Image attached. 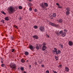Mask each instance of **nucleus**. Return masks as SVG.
I'll return each instance as SVG.
<instances>
[{"label": "nucleus", "instance_id": "nucleus-14", "mask_svg": "<svg viewBox=\"0 0 73 73\" xmlns=\"http://www.w3.org/2000/svg\"><path fill=\"white\" fill-rule=\"evenodd\" d=\"M58 23H62V20L61 19H60L59 20H58Z\"/></svg>", "mask_w": 73, "mask_h": 73}, {"label": "nucleus", "instance_id": "nucleus-42", "mask_svg": "<svg viewBox=\"0 0 73 73\" xmlns=\"http://www.w3.org/2000/svg\"><path fill=\"white\" fill-rule=\"evenodd\" d=\"M22 18L21 17H20L19 18V20H22Z\"/></svg>", "mask_w": 73, "mask_h": 73}, {"label": "nucleus", "instance_id": "nucleus-41", "mask_svg": "<svg viewBox=\"0 0 73 73\" xmlns=\"http://www.w3.org/2000/svg\"><path fill=\"white\" fill-rule=\"evenodd\" d=\"M41 66V67H42V68H44V65L43 64H42Z\"/></svg>", "mask_w": 73, "mask_h": 73}, {"label": "nucleus", "instance_id": "nucleus-46", "mask_svg": "<svg viewBox=\"0 0 73 73\" xmlns=\"http://www.w3.org/2000/svg\"><path fill=\"white\" fill-rule=\"evenodd\" d=\"M66 29H64V32H66Z\"/></svg>", "mask_w": 73, "mask_h": 73}, {"label": "nucleus", "instance_id": "nucleus-47", "mask_svg": "<svg viewBox=\"0 0 73 73\" xmlns=\"http://www.w3.org/2000/svg\"><path fill=\"white\" fill-rule=\"evenodd\" d=\"M35 65H37V63H36V62H35Z\"/></svg>", "mask_w": 73, "mask_h": 73}, {"label": "nucleus", "instance_id": "nucleus-19", "mask_svg": "<svg viewBox=\"0 0 73 73\" xmlns=\"http://www.w3.org/2000/svg\"><path fill=\"white\" fill-rule=\"evenodd\" d=\"M27 5L29 6V7H32V6L33 5L32 4L30 3H28Z\"/></svg>", "mask_w": 73, "mask_h": 73}, {"label": "nucleus", "instance_id": "nucleus-27", "mask_svg": "<svg viewBox=\"0 0 73 73\" xmlns=\"http://www.w3.org/2000/svg\"><path fill=\"white\" fill-rule=\"evenodd\" d=\"M57 52H58V54H60V53H61V52L60 50H58Z\"/></svg>", "mask_w": 73, "mask_h": 73}, {"label": "nucleus", "instance_id": "nucleus-9", "mask_svg": "<svg viewBox=\"0 0 73 73\" xmlns=\"http://www.w3.org/2000/svg\"><path fill=\"white\" fill-rule=\"evenodd\" d=\"M42 50L43 51H44L46 49V47L45 46H42Z\"/></svg>", "mask_w": 73, "mask_h": 73}, {"label": "nucleus", "instance_id": "nucleus-34", "mask_svg": "<svg viewBox=\"0 0 73 73\" xmlns=\"http://www.w3.org/2000/svg\"><path fill=\"white\" fill-rule=\"evenodd\" d=\"M21 70H24V68L23 67H21Z\"/></svg>", "mask_w": 73, "mask_h": 73}, {"label": "nucleus", "instance_id": "nucleus-10", "mask_svg": "<svg viewBox=\"0 0 73 73\" xmlns=\"http://www.w3.org/2000/svg\"><path fill=\"white\" fill-rule=\"evenodd\" d=\"M66 33H65V32H63L61 34V36H62V37H65V36H66Z\"/></svg>", "mask_w": 73, "mask_h": 73}, {"label": "nucleus", "instance_id": "nucleus-28", "mask_svg": "<svg viewBox=\"0 0 73 73\" xmlns=\"http://www.w3.org/2000/svg\"><path fill=\"white\" fill-rule=\"evenodd\" d=\"M1 22L2 23H3V24H4L5 23V22H4V20L3 19L1 21Z\"/></svg>", "mask_w": 73, "mask_h": 73}, {"label": "nucleus", "instance_id": "nucleus-26", "mask_svg": "<svg viewBox=\"0 0 73 73\" xmlns=\"http://www.w3.org/2000/svg\"><path fill=\"white\" fill-rule=\"evenodd\" d=\"M34 28L35 29H37L38 28V27L36 25H35L34 26Z\"/></svg>", "mask_w": 73, "mask_h": 73}, {"label": "nucleus", "instance_id": "nucleus-3", "mask_svg": "<svg viewBox=\"0 0 73 73\" xmlns=\"http://www.w3.org/2000/svg\"><path fill=\"white\" fill-rule=\"evenodd\" d=\"M66 15H67L68 16L69 14H70V9H69V7H67L66 9Z\"/></svg>", "mask_w": 73, "mask_h": 73}, {"label": "nucleus", "instance_id": "nucleus-8", "mask_svg": "<svg viewBox=\"0 0 73 73\" xmlns=\"http://www.w3.org/2000/svg\"><path fill=\"white\" fill-rule=\"evenodd\" d=\"M68 44L70 46H72L73 45V42L71 41L68 42Z\"/></svg>", "mask_w": 73, "mask_h": 73}, {"label": "nucleus", "instance_id": "nucleus-36", "mask_svg": "<svg viewBox=\"0 0 73 73\" xmlns=\"http://www.w3.org/2000/svg\"><path fill=\"white\" fill-rule=\"evenodd\" d=\"M4 65L5 64H1V66H2V67H4Z\"/></svg>", "mask_w": 73, "mask_h": 73}, {"label": "nucleus", "instance_id": "nucleus-24", "mask_svg": "<svg viewBox=\"0 0 73 73\" xmlns=\"http://www.w3.org/2000/svg\"><path fill=\"white\" fill-rule=\"evenodd\" d=\"M56 34L57 35V36H60V34L58 32H56Z\"/></svg>", "mask_w": 73, "mask_h": 73}, {"label": "nucleus", "instance_id": "nucleus-51", "mask_svg": "<svg viewBox=\"0 0 73 73\" xmlns=\"http://www.w3.org/2000/svg\"><path fill=\"white\" fill-rule=\"evenodd\" d=\"M1 62H2V63H3V61H1Z\"/></svg>", "mask_w": 73, "mask_h": 73}, {"label": "nucleus", "instance_id": "nucleus-15", "mask_svg": "<svg viewBox=\"0 0 73 73\" xmlns=\"http://www.w3.org/2000/svg\"><path fill=\"white\" fill-rule=\"evenodd\" d=\"M24 54L25 56H28L29 54V52L27 51H26L25 52Z\"/></svg>", "mask_w": 73, "mask_h": 73}, {"label": "nucleus", "instance_id": "nucleus-44", "mask_svg": "<svg viewBox=\"0 0 73 73\" xmlns=\"http://www.w3.org/2000/svg\"><path fill=\"white\" fill-rule=\"evenodd\" d=\"M56 5H58V6H59V4H58V3H56Z\"/></svg>", "mask_w": 73, "mask_h": 73}, {"label": "nucleus", "instance_id": "nucleus-45", "mask_svg": "<svg viewBox=\"0 0 73 73\" xmlns=\"http://www.w3.org/2000/svg\"><path fill=\"white\" fill-rule=\"evenodd\" d=\"M60 67H62V64H60L59 65Z\"/></svg>", "mask_w": 73, "mask_h": 73}, {"label": "nucleus", "instance_id": "nucleus-50", "mask_svg": "<svg viewBox=\"0 0 73 73\" xmlns=\"http://www.w3.org/2000/svg\"><path fill=\"white\" fill-rule=\"evenodd\" d=\"M39 46H40V47H41V45L40 46V45H39Z\"/></svg>", "mask_w": 73, "mask_h": 73}, {"label": "nucleus", "instance_id": "nucleus-33", "mask_svg": "<svg viewBox=\"0 0 73 73\" xmlns=\"http://www.w3.org/2000/svg\"><path fill=\"white\" fill-rule=\"evenodd\" d=\"M36 49H37V50H39V47L38 46H37L36 47Z\"/></svg>", "mask_w": 73, "mask_h": 73}, {"label": "nucleus", "instance_id": "nucleus-39", "mask_svg": "<svg viewBox=\"0 0 73 73\" xmlns=\"http://www.w3.org/2000/svg\"><path fill=\"white\" fill-rule=\"evenodd\" d=\"M58 8H60V9H61L62 8V7L61 6H58Z\"/></svg>", "mask_w": 73, "mask_h": 73}, {"label": "nucleus", "instance_id": "nucleus-2", "mask_svg": "<svg viewBox=\"0 0 73 73\" xmlns=\"http://www.w3.org/2000/svg\"><path fill=\"white\" fill-rule=\"evenodd\" d=\"M49 24L51 26L53 27H58L59 26V25L58 24H56L54 23H52V22H49Z\"/></svg>", "mask_w": 73, "mask_h": 73}, {"label": "nucleus", "instance_id": "nucleus-6", "mask_svg": "<svg viewBox=\"0 0 73 73\" xmlns=\"http://www.w3.org/2000/svg\"><path fill=\"white\" fill-rule=\"evenodd\" d=\"M44 4V3H40V7H41L42 8H45V6Z\"/></svg>", "mask_w": 73, "mask_h": 73}, {"label": "nucleus", "instance_id": "nucleus-43", "mask_svg": "<svg viewBox=\"0 0 73 73\" xmlns=\"http://www.w3.org/2000/svg\"><path fill=\"white\" fill-rule=\"evenodd\" d=\"M11 38L12 40H14V38H13V37H11Z\"/></svg>", "mask_w": 73, "mask_h": 73}, {"label": "nucleus", "instance_id": "nucleus-35", "mask_svg": "<svg viewBox=\"0 0 73 73\" xmlns=\"http://www.w3.org/2000/svg\"><path fill=\"white\" fill-rule=\"evenodd\" d=\"M46 36L47 37L49 38V36L48 35V34H46Z\"/></svg>", "mask_w": 73, "mask_h": 73}, {"label": "nucleus", "instance_id": "nucleus-18", "mask_svg": "<svg viewBox=\"0 0 73 73\" xmlns=\"http://www.w3.org/2000/svg\"><path fill=\"white\" fill-rule=\"evenodd\" d=\"M21 62L22 63H24L25 62V60L23 59H22L21 60Z\"/></svg>", "mask_w": 73, "mask_h": 73}, {"label": "nucleus", "instance_id": "nucleus-49", "mask_svg": "<svg viewBox=\"0 0 73 73\" xmlns=\"http://www.w3.org/2000/svg\"><path fill=\"white\" fill-rule=\"evenodd\" d=\"M29 67H30V68H31V65H30L29 66Z\"/></svg>", "mask_w": 73, "mask_h": 73}, {"label": "nucleus", "instance_id": "nucleus-7", "mask_svg": "<svg viewBox=\"0 0 73 73\" xmlns=\"http://www.w3.org/2000/svg\"><path fill=\"white\" fill-rule=\"evenodd\" d=\"M33 37L36 40H37V39H38V36L36 35H35L33 36Z\"/></svg>", "mask_w": 73, "mask_h": 73}, {"label": "nucleus", "instance_id": "nucleus-13", "mask_svg": "<svg viewBox=\"0 0 73 73\" xmlns=\"http://www.w3.org/2000/svg\"><path fill=\"white\" fill-rule=\"evenodd\" d=\"M30 49H31V50H33L34 49H35V48L32 46V45H30Z\"/></svg>", "mask_w": 73, "mask_h": 73}, {"label": "nucleus", "instance_id": "nucleus-48", "mask_svg": "<svg viewBox=\"0 0 73 73\" xmlns=\"http://www.w3.org/2000/svg\"><path fill=\"white\" fill-rule=\"evenodd\" d=\"M28 1H32V0H28Z\"/></svg>", "mask_w": 73, "mask_h": 73}, {"label": "nucleus", "instance_id": "nucleus-20", "mask_svg": "<svg viewBox=\"0 0 73 73\" xmlns=\"http://www.w3.org/2000/svg\"><path fill=\"white\" fill-rule=\"evenodd\" d=\"M59 46L60 47V48L62 49H63V47H64V45L61 44H59Z\"/></svg>", "mask_w": 73, "mask_h": 73}, {"label": "nucleus", "instance_id": "nucleus-38", "mask_svg": "<svg viewBox=\"0 0 73 73\" xmlns=\"http://www.w3.org/2000/svg\"><path fill=\"white\" fill-rule=\"evenodd\" d=\"M14 51H15V49H12L11 50L12 52H13Z\"/></svg>", "mask_w": 73, "mask_h": 73}, {"label": "nucleus", "instance_id": "nucleus-30", "mask_svg": "<svg viewBox=\"0 0 73 73\" xmlns=\"http://www.w3.org/2000/svg\"><path fill=\"white\" fill-rule=\"evenodd\" d=\"M29 11H32V8L31 7L29 8Z\"/></svg>", "mask_w": 73, "mask_h": 73}, {"label": "nucleus", "instance_id": "nucleus-16", "mask_svg": "<svg viewBox=\"0 0 73 73\" xmlns=\"http://www.w3.org/2000/svg\"><path fill=\"white\" fill-rule=\"evenodd\" d=\"M5 20H6V21H8L9 20V17H5Z\"/></svg>", "mask_w": 73, "mask_h": 73}, {"label": "nucleus", "instance_id": "nucleus-17", "mask_svg": "<svg viewBox=\"0 0 73 73\" xmlns=\"http://www.w3.org/2000/svg\"><path fill=\"white\" fill-rule=\"evenodd\" d=\"M44 6H45V7H48V4L46 3H44Z\"/></svg>", "mask_w": 73, "mask_h": 73}, {"label": "nucleus", "instance_id": "nucleus-1", "mask_svg": "<svg viewBox=\"0 0 73 73\" xmlns=\"http://www.w3.org/2000/svg\"><path fill=\"white\" fill-rule=\"evenodd\" d=\"M8 9L9 10V13H10V14H12V13L13 12V11H15V8H13V6H11L8 8Z\"/></svg>", "mask_w": 73, "mask_h": 73}, {"label": "nucleus", "instance_id": "nucleus-5", "mask_svg": "<svg viewBox=\"0 0 73 73\" xmlns=\"http://www.w3.org/2000/svg\"><path fill=\"white\" fill-rule=\"evenodd\" d=\"M39 30H40L41 32H43L45 31V28L43 27L40 26L39 28Z\"/></svg>", "mask_w": 73, "mask_h": 73}, {"label": "nucleus", "instance_id": "nucleus-29", "mask_svg": "<svg viewBox=\"0 0 73 73\" xmlns=\"http://www.w3.org/2000/svg\"><path fill=\"white\" fill-rule=\"evenodd\" d=\"M62 33H63V31H61L59 32V33L60 34H61V35Z\"/></svg>", "mask_w": 73, "mask_h": 73}, {"label": "nucleus", "instance_id": "nucleus-52", "mask_svg": "<svg viewBox=\"0 0 73 73\" xmlns=\"http://www.w3.org/2000/svg\"><path fill=\"white\" fill-rule=\"evenodd\" d=\"M28 60H27V62H28Z\"/></svg>", "mask_w": 73, "mask_h": 73}, {"label": "nucleus", "instance_id": "nucleus-22", "mask_svg": "<svg viewBox=\"0 0 73 73\" xmlns=\"http://www.w3.org/2000/svg\"><path fill=\"white\" fill-rule=\"evenodd\" d=\"M52 16L54 17H56V13H54L53 14V15H52Z\"/></svg>", "mask_w": 73, "mask_h": 73}, {"label": "nucleus", "instance_id": "nucleus-37", "mask_svg": "<svg viewBox=\"0 0 73 73\" xmlns=\"http://www.w3.org/2000/svg\"><path fill=\"white\" fill-rule=\"evenodd\" d=\"M53 73H57V72H56V71H54V70H53Z\"/></svg>", "mask_w": 73, "mask_h": 73}, {"label": "nucleus", "instance_id": "nucleus-21", "mask_svg": "<svg viewBox=\"0 0 73 73\" xmlns=\"http://www.w3.org/2000/svg\"><path fill=\"white\" fill-rule=\"evenodd\" d=\"M55 59H56V61H57L58 60V58L56 56H55Z\"/></svg>", "mask_w": 73, "mask_h": 73}, {"label": "nucleus", "instance_id": "nucleus-11", "mask_svg": "<svg viewBox=\"0 0 73 73\" xmlns=\"http://www.w3.org/2000/svg\"><path fill=\"white\" fill-rule=\"evenodd\" d=\"M54 52H55L56 54L57 55L58 54V53H57V48H54Z\"/></svg>", "mask_w": 73, "mask_h": 73}, {"label": "nucleus", "instance_id": "nucleus-40", "mask_svg": "<svg viewBox=\"0 0 73 73\" xmlns=\"http://www.w3.org/2000/svg\"><path fill=\"white\" fill-rule=\"evenodd\" d=\"M46 73H49V71H48V70H47L46 71Z\"/></svg>", "mask_w": 73, "mask_h": 73}, {"label": "nucleus", "instance_id": "nucleus-32", "mask_svg": "<svg viewBox=\"0 0 73 73\" xmlns=\"http://www.w3.org/2000/svg\"><path fill=\"white\" fill-rule=\"evenodd\" d=\"M34 11L35 12H37V10L36 9H34Z\"/></svg>", "mask_w": 73, "mask_h": 73}, {"label": "nucleus", "instance_id": "nucleus-31", "mask_svg": "<svg viewBox=\"0 0 73 73\" xmlns=\"http://www.w3.org/2000/svg\"><path fill=\"white\" fill-rule=\"evenodd\" d=\"M2 13H3V14L4 15H6V14L4 12V11H1Z\"/></svg>", "mask_w": 73, "mask_h": 73}, {"label": "nucleus", "instance_id": "nucleus-4", "mask_svg": "<svg viewBox=\"0 0 73 73\" xmlns=\"http://www.w3.org/2000/svg\"><path fill=\"white\" fill-rule=\"evenodd\" d=\"M10 66L12 69H15L16 65V64H14L13 63H12L11 64Z\"/></svg>", "mask_w": 73, "mask_h": 73}, {"label": "nucleus", "instance_id": "nucleus-23", "mask_svg": "<svg viewBox=\"0 0 73 73\" xmlns=\"http://www.w3.org/2000/svg\"><path fill=\"white\" fill-rule=\"evenodd\" d=\"M19 9H23V7L21 6H20L19 7Z\"/></svg>", "mask_w": 73, "mask_h": 73}, {"label": "nucleus", "instance_id": "nucleus-25", "mask_svg": "<svg viewBox=\"0 0 73 73\" xmlns=\"http://www.w3.org/2000/svg\"><path fill=\"white\" fill-rule=\"evenodd\" d=\"M42 45L43 46H46V44L45 42H44L42 44Z\"/></svg>", "mask_w": 73, "mask_h": 73}, {"label": "nucleus", "instance_id": "nucleus-12", "mask_svg": "<svg viewBox=\"0 0 73 73\" xmlns=\"http://www.w3.org/2000/svg\"><path fill=\"white\" fill-rule=\"evenodd\" d=\"M69 70V69L68 67H66L65 68V70L66 72H68Z\"/></svg>", "mask_w": 73, "mask_h": 73}]
</instances>
